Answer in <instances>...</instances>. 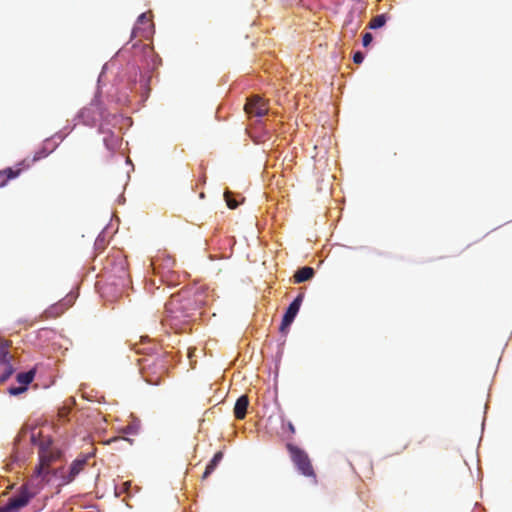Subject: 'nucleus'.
Returning a JSON list of instances; mask_svg holds the SVG:
<instances>
[{
    "label": "nucleus",
    "instance_id": "nucleus-1",
    "mask_svg": "<svg viewBox=\"0 0 512 512\" xmlns=\"http://www.w3.org/2000/svg\"><path fill=\"white\" fill-rule=\"evenodd\" d=\"M147 66L148 71L143 72L135 59L127 61L125 67L115 77L111 88L106 92V99L118 106H132L131 94L138 97V104H143L150 91V74L161 65V58L148 45L136 42L132 46Z\"/></svg>",
    "mask_w": 512,
    "mask_h": 512
},
{
    "label": "nucleus",
    "instance_id": "nucleus-2",
    "mask_svg": "<svg viewBox=\"0 0 512 512\" xmlns=\"http://www.w3.org/2000/svg\"><path fill=\"white\" fill-rule=\"evenodd\" d=\"M206 296L202 288L173 294L165 305L162 326L178 334L191 333L195 323L202 317V308L207 305Z\"/></svg>",
    "mask_w": 512,
    "mask_h": 512
},
{
    "label": "nucleus",
    "instance_id": "nucleus-3",
    "mask_svg": "<svg viewBox=\"0 0 512 512\" xmlns=\"http://www.w3.org/2000/svg\"><path fill=\"white\" fill-rule=\"evenodd\" d=\"M34 448L38 449L39 464L45 465L54 457L53 448L54 441L52 437L47 436L41 438L38 434L31 432L23 437L18 436L12 452V464L19 467L26 465V462L33 454Z\"/></svg>",
    "mask_w": 512,
    "mask_h": 512
},
{
    "label": "nucleus",
    "instance_id": "nucleus-4",
    "mask_svg": "<svg viewBox=\"0 0 512 512\" xmlns=\"http://www.w3.org/2000/svg\"><path fill=\"white\" fill-rule=\"evenodd\" d=\"M114 64V59L105 63L101 69V72L97 78L96 89L94 96L89 105L81 108L75 119L79 120L83 125L89 127H95L97 123V116L101 121L111 123L116 118V115L112 114L106 107L103 101V87L106 85L104 76L109 69V66Z\"/></svg>",
    "mask_w": 512,
    "mask_h": 512
},
{
    "label": "nucleus",
    "instance_id": "nucleus-5",
    "mask_svg": "<svg viewBox=\"0 0 512 512\" xmlns=\"http://www.w3.org/2000/svg\"><path fill=\"white\" fill-rule=\"evenodd\" d=\"M103 269L108 275L109 285L114 287L116 294H122L130 287L131 278L128 264L122 252L117 251L115 254L108 255Z\"/></svg>",
    "mask_w": 512,
    "mask_h": 512
},
{
    "label": "nucleus",
    "instance_id": "nucleus-6",
    "mask_svg": "<svg viewBox=\"0 0 512 512\" xmlns=\"http://www.w3.org/2000/svg\"><path fill=\"white\" fill-rule=\"evenodd\" d=\"M175 259L171 256H158L150 260V268L154 278L146 283V288L150 289L152 286L165 285L169 288L175 287L180 283V275L173 270Z\"/></svg>",
    "mask_w": 512,
    "mask_h": 512
},
{
    "label": "nucleus",
    "instance_id": "nucleus-7",
    "mask_svg": "<svg viewBox=\"0 0 512 512\" xmlns=\"http://www.w3.org/2000/svg\"><path fill=\"white\" fill-rule=\"evenodd\" d=\"M286 449L297 472L305 477L316 478L308 453L300 446L288 442Z\"/></svg>",
    "mask_w": 512,
    "mask_h": 512
},
{
    "label": "nucleus",
    "instance_id": "nucleus-8",
    "mask_svg": "<svg viewBox=\"0 0 512 512\" xmlns=\"http://www.w3.org/2000/svg\"><path fill=\"white\" fill-rule=\"evenodd\" d=\"M90 454H80L69 465L67 471L62 476L63 484H70L80 474L83 468L88 464Z\"/></svg>",
    "mask_w": 512,
    "mask_h": 512
},
{
    "label": "nucleus",
    "instance_id": "nucleus-9",
    "mask_svg": "<svg viewBox=\"0 0 512 512\" xmlns=\"http://www.w3.org/2000/svg\"><path fill=\"white\" fill-rule=\"evenodd\" d=\"M78 297V293L76 291H71L68 293L63 299L50 305L46 310L45 314L47 317H59L62 315L69 307H71Z\"/></svg>",
    "mask_w": 512,
    "mask_h": 512
},
{
    "label": "nucleus",
    "instance_id": "nucleus-10",
    "mask_svg": "<svg viewBox=\"0 0 512 512\" xmlns=\"http://www.w3.org/2000/svg\"><path fill=\"white\" fill-rule=\"evenodd\" d=\"M155 33V27L149 23V18L146 12L141 13L132 28L131 37H135L140 34L145 39H150Z\"/></svg>",
    "mask_w": 512,
    "mask_h": 512
},
{
    "label": "nucleus",
    "instance_id": "nucleus-11",
    "mask_svg": "<svg viewBox=\"0 0 512 512\" xmlns=\"http://www.w3.org/2000/svg\"><path fill=\"white\" fill-rule=\"evenodd\" d=\"M31 500L29 492H23L9 498L7 504L0 508V512H19L26 507Z\"/></svg>",
    "mask_w": 512,
    "mask_h": 512
},
{
    "label": "nucleus",
    "instance_id": "nucleus-12",
    "mask_svg": "<svg viewBox=\"0 0 512 512\" xmlns=\"http://www.w3.org/2000/svg\"><path fill=\"white\" fill-rule=\"evenodd\" d=\"M29 163L23 160L17 164L16 167H6L0 170V187H4L7 183L13 179H16L24 170L28 169Z\"/></svg>",
    "mask_w": 512,
    "mask_h": 512
},
{
    "label": "nucleus",
    "instance_id": "nucleus-13",
    "mask_svg": "<svg viewBox=\"0 0 512 512\" xmlns=\"http://www.w3.org/2000/svg\"><path fill=\"white\" fill-rule=\"evenodd\" d=\"M305 298V289H301L298 294L293 298V300L289 303V305L286 307L283 315L292 321H295L302 303Z\"/></svg>",
    "mask_w": 512,
    "mask_h": 512
},
{
    "label": "nucleus",
    "instance_id": "nucleus-14",
    "mask_svg": "<svg viewBox=\"0 0 512 512\" xmlns=\"http://www.w3.org/2000/svg\"><path fill=\"white\" fill-rule=\"evenodd\" d=\"M58 146L59 142H53V138H46L34 153L32 162L34 163L48 157Z\"/></svg>",
    "mask_w": 512,
    "mask_h": 512
},
{
    "label": "nucleus",
    "instance_id": "nucleus-15",
    "mask_svg": "<svg viewBox=\"0 0 512 512\" xmlns=\"http://www.w3.org/2000/svg\"><path fill=\"white\" fill-rule=\"evenodd\" d=\"M248 407H249V398H248V396H246L244 394L240 395L237 398V400L235 402V405H234V408H233L234 416L238 420H243L246 417Z\"/></svg>",
    "mask_w": 512,
    "mask_h": 512
},
{
    "label": "nucleus",
    "instance_id": "nucleus-16",
    "mask_svg": "<svg viewBox=\"0 0 512 512\" xmlns=\"http://www.w3.org/2000/svg\"><path fill=\"white\" fill-rule=\"evenodd\" d=\"M314 276H315V270L313 267L302 266V267H299L294 272L293 282L297 283V284L303 283V282L313 279Z\"/></svg>",
    "mask_w": 512,
    "mask_h": 512
},
{
    "label": "nucleus",
    "instance_id": "nucleus-17",
    "mask_svg": "<svg viewBox=\"0 0 512 512\" xmlns=\"http://www.w3.org/2000/svg\"><path fill=\"white\" fill-rule=\"evenodd\" d=\"M224 457V452L219 450L214 453L213 457L206 464L202 479L208 478L218 467Z\"/></svg>",
    "mask_w": 512,
    "mask_h": 512
},
{
    "label": "nucleus",
    "instance_id": "nucleus-18",
    "mask_svg": "<svg viewBox=\"0 0 512 512\" xmlns=\"http://www.w3.org/2000/svg\"><path fill=\"white\" fill-rule=\"evenodd\" d=\"M142 351L147 353L148 357L147 358L138 359V364L140 365L141 369H144L146 367H150V366L154 365L156 360L159 357V356H157V357L153 356L156 353V348L149 346V347H146V348H143V349L136 350L137 353H140Z\"/></svg>",
    "mask_w": 512,
    "mask_h": 512
},
{
    "label": "nucleus",
    "instance_id": "nucleus-19",
    "mask_svg": "<svg viewBox=\"0 0 512 512\" xmlns=\"http://www.w3.org/2000/svg\"><path fill=\"white\" fill-rule=\"evenodd\" d=\"M109 226L110 225L107 224L95 239L94 250L98 253H101L108 244Z\"/></svg>",
    "mask_w": 512,
    "mask_h": 512
},
{
    "label": "nucleus",
    "instance_id": "nucleus-20",
    "mask_svg": "<svg viewBox=\"0 0 512 512\" xmlns=\"http://www.w3.org/2000/svg\"><path fill=\"white\" fill-rule=\"evenodd\" d=\"M35 376H36L35 368L29 369L25 372H20L16 375L17 384H19L23 387H26V389L28 390L29 385L34 380Z\"/></svg>",
    "mask_w": 512,
    "mask_h": 512
},
{
    "label": "nucleus",
    "instance_id": "nucleus-21",
    "mask_svg": "<svg viewBox=\"0 0 512 512\" xmlns=\"http://www.w3.org/2000/svg\"><path fill=\"white\" fill-rule=\"evenodd\" d=\"M390 20V15L388 13H381L372 18V20L368 23L367 28L370 30H378L383 28L386 23Z\"/></svg>",
    "mask_w": 512,
    "mask_h": 512
},
{
    "label": "nucleus",
    "instance_id": "nucleus-22",
    "mask_svg": "<svg viewBox=\"0 0 512 512\" xmlns=\"http://www.w3.org/2000/svg\"><path fill=\"white\" fill-rule=\"evenodd\" d=\"M224 199L226 201L227 206L230 209L237 208L242 201V197L239 194H235L232 191H230L229 189H225Z\"/></svg>",
    "mask_w": 512,
    "mask_h": 512
},
{
    "label": "nucleus",
    "instance_id": "nucleus-23",
    "mask_svg": "<svg viewBox=\"0 0 512 512\" xmlns=\"http://www.w3.org/2000/svg\"><path fill=\"white\" fill-rule=\"evenodd\" d=\"M103 143L105 148L111 152L116 151L120 146V140L110 130L108 135L103 138Z\"/></svg>",
    "mask_w": 512,
    "mask_h": 512
},
{
    "label": "nucleus",
    "instance_id": "nucleus-24",
    "mask_svg": "<svg viewBox=\"0 0 512 512\" xmlns=\"http://www.w3.org/2000/svg\"><path fill=\"white\" fill-rule=\"evenodd\" d=\"M76 127V124L72 126H65L63 130L56 132L50 138H53V142H59V144L66 138V136L71 133Z\"/></svg>",
    "mask_w": 512,
    "mask_h": 512
},
{
    "label": "nucleus",
    "instance_id": "nucleus-25",
    "mask_svg": "<svg viewBox=\"0 0 512 512\" xmlns=\"http://www.w3.org/2000/svg\"><path fill=\"white\" fill-rule=\"evenodd\" d=\"M293 323L294 321L282 315L281 323L279 325V332L282 337L287 336Z\"/></svg>",
    "mask_w": 512,
    "mask_h": 512
},
{
    "label": "nucleus",
    "instance_id": "nucleus-26",
    "mask_svg": "<svg viewBox=\"0 0 512 512\" xmlns=\"http://www.w3.org/2000/svg\"><path fill=\"white\" fill-rule=\"evenodd\" d=\"M2 371L0 372V383H4L10 379V377L14 374L15 368L12 365L2 366L0 367Z\"/></svg>",
    "mask_w": 512,
    "mask_h": 512
},
{
    "label": "nucleus",
    "instance_id": "nucleus-27",
    "mask_svg": "<svg viewBox=\"0 0 512 512\" xmlns=\"http://www.w3.org/2000/svg\"><path fill=\"white\" fill-rule=\"evenodd\" d=\"M27 391L26 387H23L19 384H11L7 388V392L10 396H20L21 394Z\"/></svg>",
    "mask_w": 512,
    "mask_h": 512
},
{
    "label": "nucleus",
    "instance_id": "nucleus-28",
    "mask_svg": "<svg viewBox=\"0 0 512 512\" xmlns=\"http://www.w3.org/2000/svg\"><path fill=\"white\" fill-rule=\"evenodd\" d=\"M259 122L267 115V109L262 106H255L250 112Z\"/></svg>",
    "mask_w": 512,
    "mask_h": 512
},
{
    "label": "nucleus",
    "instance_id": "nucleus-29",
    "mask_svg": "<svg viewBox=\"0 0 512 512\" xmlns=\"http://www.w3.org/2000/svg\"><path fill=\"white\" fill-rule=\"evenodd\" d=\"M7 365H12L10 354L5 348L0 347V367Z\"/></svg>",
    "mask_w": 512,
    "mask_h": 512
},
{
    "label": "nucleus",
    "instance_id": "nucleus-30",
    "mask_svg": "<svg viewBox=\"0 0 512 512\" xmlns=\"http://www.w3.org/2000/svg\"><path fill=\"white\" fill-rule=\"evenodd\" d=\"M355 20V8L352 7L346 15L344 20L343 29H348L350 26H354Z\"/></svg>",
    "mask_w": 512,
    "mask_h": 512
},
{
    "label": "nucleus",
    "instance_id": "nucleus-31",
    "mask_svg": "<svg viewBox=\"0 0 512 512\" xmlns=\"http://www.w3.org/2000/svg\"><path fill=\"white\" fill-rule=\"evenodd\" d=\"M281 422H282V429L284 431L287 430L290 434H292V435L295 434V432H296L295 426L290 420H286L284 418V416H282Z\"/></svg>",
    "mask_w": 512,
    "mask_h": 512
},
{
    "label": "nucleus",
    "instance_id": "nucleus-32",
    "mask_svg": "<svg viewBox=\"0 0 512 512\" xmlns=\"http://www.w3.org/2000/svg\"><path fill=\"white\" fill-rule=\"evenodd\" d=\"M374 41V36L370 32H366L362 34V45L363 47H369Z\"/></svg>",
    "mask_w": 512,
    "mask_h": 512
},
{
    "label": "nucleus",
    "instance_id": "nucleus-33",
    "mask_svg": "<svg viewBox=\"0 0 512 512\" xmlns=\"http://www.w3.org/2000/svg\"><path fill=\"white\" fill-rule=\"evenodd\" d=\"M364 59H365V54L362 51H356L353 54V61L355 64L363 63Z\"/></svg>",
    "mask_w": 512,
    "mask_h": 512
},
{
    "label": "nucleus",
    "instance_id": "nucleus-34",
    "mask_svg": "<svg viewBox=\"0 0 512 512\" xmlns=\"http://www.w3.org/2000/svg\"><path fill=\"white\" fill-rule=\"evenodd\" d=\"M360 27V22L356 23L354 26H350L348 29H344L346 33H349L350 36L353 38L357 34V31Z\"/></svg>",
    "mask_w": 512,
    "mask_h": 512
},
{
    "label": "nucleus",
    "instance_id": "nucleus-35",
    "mask_svg": "<svg viewBox=\"0 0 512 512\" xmlns=\"http://www.w3.org/2000/svg\"><path fill=\"white\" fill-rule=\"evenodd\" d=\"M139 429H140L139 423H134L127 428L128 433L131 435H137L139 433Z\"/></svg>",
    "mask_w": 512,
    "mask_h": 512
},
{
    "label": "nucleus",
    "instance_id": "nucleus-36",
    "mask_svg": "<svg viewBox=\"0 0 512 512\" xmlns=\"http://www.w3.org/2000/svg\"><path fill=\"white\" fill-rule=\"evenodd\" d=\"M284 351L280 347V349H277L276 355H275V366L278 369L281 363V359L283 356Z\"/></svg>",
    "mask_w": 512,
    "mask_h": 512
},
{
    "label": "nucleus",
    "instance_id": "nucleus-37",
    "mask_svg": "<svg viewBox=\"0 0 512 512\" xmlns=\"http://www.w3.org/2000/svg\"><path fill=\"white\" fill-rule=\"evenodd\" d=\"M108 124L107 122H104L102 121V123L99 125L98 127V133L99 134H105V133H109V131H106L104 125Z\"/></svg>",
    "mask_w": 512,
    "mask_h": 512
},
{
    "label": "nucleus",
    "instance_id": "nucleus-38",
    "mask_svg": "<svg viewBox=\"0 0 512 512\" xmlns=\"http://www.w3.org/2000/svg\"><path fill=\"white\" fill-rule=\"evenodd\" d=\"M285 343H286V337H282V339L278 341L277 349H280V347H281L282 350L284 351Z\"/></svg>",
    "mask_w": 512,
    "mask_h": 512
},
{
    "label": "nucleus",
    "instance_id": "nucleus-39",
    "mask_svg": "<svg viewBox=\"0 0 512 512\" xmlns=\"http://www.w3.org/2000/svg\"><path fill=\"white\" fill-rule=\"evenodd\" d=\"M118 203L119 204H124L125 202V197L124 196H119L118 199H117Z\"/></svg>",
    "mask_w": 512,
    "mask_h": 512
},
{
    "label": "nucleus",
    "instance_id": "nucleus-40",
    "mask_svg": "<svg viewBox=\"0 0 512 512\" xmlns=\"http://www.w3.org/2000/svg\"><path fill=\"white\" fill-rule=\"evenodd\" d=\"M126 164H128V165H132L131 160H130V159H126Z\"/></svg>",
    "mask_w": 512,
    "mask_h": 512
}]
</instances>
